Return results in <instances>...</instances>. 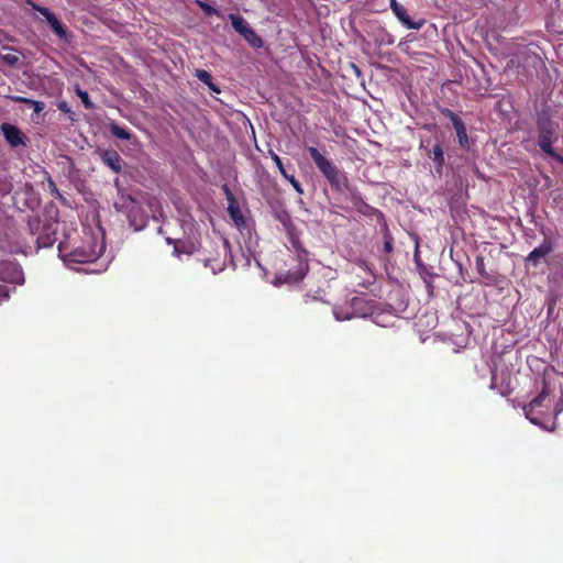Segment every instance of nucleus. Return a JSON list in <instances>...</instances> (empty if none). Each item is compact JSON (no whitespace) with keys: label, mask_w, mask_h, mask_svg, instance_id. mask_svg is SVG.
Here are the masks:
<instances>
[{"label":"nucleus","mask_w":563,"mask_h":563,"mask_svg":"<svg viewBox=\"0 0 563 563\" xmlns=\"http://www.w3.org/2000/svg\"><path fill=\"white\" fill-rule=\"evenodd\" d=\"M106 244L101 230L85 232L80 245L67 252L63 243L58 245L59 256L66 265L92 263L103 253Z\"/></svg>","instance_id":"f257e3e1"},{"label":"nucleus","mask_w":563,"mask_h":563,"mask_svg":"<svg viewBox=\"0 0 563 563\" xmlns=\"http://www.w3.org/2000/svg\"><path fill=\"white\" fill-rule=\"evenodd\" d=\"M547 397V393L542 391L528 406L523 408V411L527 419H529L533 424H537L545 430H553V419L550 413L545 415V411L543 410V408L548 409V406L544 405Z\"/></svg>","instance_id":"f03ea898"},{"label":"nucleus","mask_w":563,"mask_h":563,"mask_svg":"<svg viewBox=\"0 0 563 563\" xmlns=\"http://www.w3.org/2000/svg\"><path fill=\"white\" fill-rule=\"evenodd\" d=\"M308 152L313 159L314 164L323 176L330 181L331 185L339 184V172L338 168L325 158L316 147H309Z\"/></svg>","instance_id":"7ed1b4c3"},{"label":"nucleus","mask_w":563,"mask_h":563,"mask_svg":"<svg viewBox=\"0 0 563 563\" xmlns=\"http://www.w3.org/2000/svg\"><path fill=\"white\" fill-rule=\"evenodd\" d=\"M0 280L13 284H23V273L13 263H0Z\"/></svg>","instance_id":"20e7f679"},{"label":"nucleus","mask_w":563,"mask_h":563,"mask_svg":"<svg viewBox=\"0 0 563 563\" xmlns=\"http://www.w3.org/2000/svg\"><path fill=\"white\" fill-rule=\"evenodd\" d=\"M539 139L538 142H553L555 133V124L547 117L542 115L538 119Z\"/></svg>","instance_id":"39448f33"},{"label":"nucleus","mask_w":563,"mask_h":563,"mask_svg":"<svg viewBox=\"0 0 563 563\" xmlns=\"http://www.w3.org/2000/svg\"><path fill=\"white\" fill-rule=\"evenodd\" d=\"M32 8L40 12L46 19V21L49 23L54 32L59 37H64L66 35L63 24L57 20V18L53 14V12L49 9L34 3H32Z\"/></svg>","instance_id":"423d86ee"},{"label":"nucleus","mask_w":563,"mask_h":563,"mask_svg":"<svg viewBox=\"0 0 563 563\" xmlns=\"http://www.w3.org/2000/svg\"><path fill=\"white\" fill-rule=\"evenodd\" d=\"M118 211L123 212L126 217H135L134 209H140V203L130 195H121L114 203Z\"/></svg>","instance_id":"0eeeda50"},{"label":"nucleus","mask_w":563,"mask_h":563,"mask_svg":"<svg viewBox=\"0 0 563 563\" xmlns=\"http://www.w3.org/2000/svg\"><path fill=\"white\" fill-rule=\"evenodd\" d=\"M1 131H2L7 142L12 147H18L19 145L24 144L23 134L15 125H12L9 123H3L1 125Z\"/></svg>","instance_id":"6e6552de"},{"label":"nucleus","mask_w":563,"mask_h":563,"mask_svg":"<svg viewBox=\"0 0 563 563\" xmlns=\"http://www.w3.org/2000/svg\"><path fill=\"white\" fill-rule=\"evenodd\" d=\"M553 250L550 241L544 240L538 247L529 253L527 256V262H531L534 266H537L541 258L545 257Z\"/></svg>","instance_id":"1a4fd4ad"},{"label":"nucleus","mask_w":563,"mask_h":563,"mask_svg":"<svg viewBox=\"0 0 563 563\" xmlns=\"http://www.w3.org/2000/svg\"><path fill=\"white\" fill-rule=\"evenodd\" d=\"M393 13L397 16V19L408 29L411 30H419L423 25V21L413 22L407 14V10L400 4L395 5V8L391 10Z\"/></svg>","instance_id":"9d476101"},{"label":"nucleus","mask_w":563,"mask_h":563,"mask_svg":"<svg viewBox=\"0 0 563 563\" xmlns=\"http://www.w3.org/2000/svg\"><path fill=\"white\" fill-rule=\"evenodd\" d=\"M101 159L114 173H119L121 170V157L115 151L108 150L101 152Z\"/></svg>","instance_id":"9b49d317"},{"label":"nucleus","mask_w":563,"mask_h":563,"mask_svg":"<svg viewBox=\"0 0 563 563\" xmlns=\"http://www.w3.org/2000/svg\"><path fill=\"white\" fill-rule=\"evenodd\" d=\"M230 20H231V23H232V26L233 29L240 33L242 36L250 30L252 29L249 23L246 22V20L244 18H242L241 15H238V14H230L229 15Z\"/></svg>","instance_id":"f8f14e48"},{"label":"nucleus","mask_w":563,"mask_h":563,"mask_svg":"<svg viewBox=\"0 0 563 563\" xmlns=\"http://www.w3.org/2000/svg\"><path fill=\"white\" fill-rule=\"evenodd\" d=\"M133 213L135 214L136 218L128 217V219L130 221L131 227H133L135 230H140L146 223V214L143 211L141 206H140V209H134Z\"/></svg>","instance_id":"ddd939ff"},{"label":"nucleus","mask_w":563,"mask_h":563,"mask_svg":"<svg viewBox=\"0 0 563 563\" xmlns=\"http://www.w3.org/2000/svg\"><path fill=\"white\" fill-rule=\"evenodd\" d=\"M228 212L238 227L244 225L245 221L236 201L229 203Z\"/></svg>","instance_id":"4468645a"},{"label":"nucleus","mask_w":563,"mask_h":563,"mask_svg":"<svg viewBox=\"0 0 563 563\" xmlns=\"http://www.w3.org/2000/svg\"><path fill=\"white\" fill-rule=\"evenodd\" d=\"M195 75L200 81L206 84L213 92H220L219 87L212 82V78L209 71L205 69H197Z\"/></svg>","instance_id":"2eb2a0df"},{"label":"nucleus","mask_w":563,"mask_h":563,"mask_svg":"<svg viewBox=\"0 0 563 563\" xmlns=\"http://www.w3.org/2000/svg\"><path fill=\"white\" fill-rule=\"evenodd\" d=\"M14 100L18 102H23V103L32 106L34 112H36V113L42 112L45 108V104L42 101H36V100H32V99L24 98V97H16V98H14Z\"/></svg>","instance_id":"dca6fc26"},{"label":"nucleus","mask_w":563,"mask_h":563,"mask_svg":"<svg viewBox=\"0 0 563 563\" xmlns=\"http://www.w3.org/2000/svg\"><path fill=\"white\" fill-rule=\"evenodd\" d=\"M243 37L254 47H262L263 41L262 38L255 33L253 29H250Z\"/></svg>","instance_id":"f3484780"},{"label":"nucleus","mask_w":563,"mask_h":563,"mask_svg":"<svg viewBox=\"0 0 563 563\" xmlns=\"http://www.w3.org/2000/svg\"><path fill=\"white\" fill-rule=\"evenodd\" d=\"M445 114L451 119L452 124H453V126H454L456 132L460 131V130L465 129L464 123L462 122V120L454 112H452L450 110H446Z\"/></svg>","instance_id":"a211bd4d"},{"label":"nucleus","mask_w":563,"mask_h":563,"mask_svg":"<svg viewBox=\"0 0 563 563\" xmlns=\"http://www.w3.org/2000/svg\"><path fill=\"white\" fill-rule=\"evenodd\" d=\"M111 132L118 139H121V140H130L131 139V134L125 129H123L119 125H115V124L112 125Z\"/></svg>","instance_id":"6ab92c4d"},{"label":"nucleus","mask_w":563,"mask_h":563,"mask_svg":"<svg viewBox=\"0 0 563 563\" xmlns=\"http://www.w3.org/2000/svg\"><path fill=\"white\" fill-rule=\"evenodd\" d=\"M433 161L437 163L438 167L441 168L444 164L443 151L440 145L433 146Z\"/></svg>","instance_id":"aec40b11"},{"label":"nucleus","mask_w":563,"mask_h":563,"mask_svg":"<svg viewBox=\"0 0 563 563\" xmlns=\"http://www.w3.org/2000/svg\"><path fill=\"white\" fill-rule=\"evenodd\" d=\"M552 143H553V142H544V141H543V142H538V145H539V147H540L544 153H547V154H549V155H551V156H553V157H555V158H558V159H561V157H560V156H558V155L554 153V148H553V146H552Z\"/></svg>","instance_id":"412c9836"},{"label":"nucleus","mask_w":563,"mask_h":563,"mask_svg":"<svg viewBox=\"0 0 563 563\" xmlns=\"http://www.w3.org/2000/svg\"><path fill=\"white\" fill-rule=\"evenodd\" d=\"M76 92H77V96L80 98V100L82 101L84 106L87 108V109H91L92 108V102L90 101L89 99V95L87 91H84L81 90L80 88H77L76 89Z\"/></svg>","instance_id":"4be33fe9"},{"label":"nucleus","mask_w":563,"mask_h":563,"mask_svg":"<svg viewBox=\"0 0 563 563\" xmlns=\"http://www.w3.org/2000/svg\"><path fill=\"white\" fill-rule=\"evenodd\" d=\"M1 59L9 66H14L19 62L18 55L13 53L3 54Z\"/></svg>","instance_id":"5701e85b"},{"label":"nucleus","mask_w":563,"mask_h":563,"mask_svg":"<svg viewBox=\"0 0 563 563\" xmlns=\"http://www.w3.org/2000/svg\"><path fill=\"white\" fill-rule=\"evenodd\" d=\"M456 135L459 137V142L462 146H466L467 142H468V137H467V134H466V129H463V130H460L456 132Z\"/></svg>","instance_id":"b1692460"},{"label":"nucleus","mask_w":563,"mask_h":563,"mask_svg":"<svg viewBox=\"0 0 563 563\" xmlns=\"http://www.w3.org/2000/svg\"><path fill=\"white\" fill-rule=\"evenodd\" d=\"M269 153H271L272 159L276 164V166L279 169V172L284 173L285 168H284V165H283V162H282L280 157L276 153H274L273 151H271Z\"/></svg>","instance_id":"393cba45"},{"label":"nucleus","mask_w":563,"mask_h":563,"mask_svg":"<svg viewBox=\"0 0 563 563\" xmlns=\"http://www.w3.org/2000/svg\"><path fill=\"white\" fill-rule=\"evenodd\" d=\"M212 263H213V261H207L205 263V266H210L213 274H217L218 272H221L223 269L222 263H217L216 265H213Z\"/></svg>","instance_id":"a878e982"},{"label":"nucleus","mask_w":563,"mask_h":563,"mask_svg":"<svg viewBox=\"0 0 563 563\" xmlns=\"http://www.w3.org/2000/svg\"><path fill=\"white\" fill-rule=\"evenodd\" d=\"M288 181L291 184V186L294 187V189H295L298 194H302V192H303L301 185L299 184V181H298V180H296V179H295V177H294V176H292V177H290Z\"/></svg>","instance_id":"bb28decb"},{"label":"nucleus","mask_w":563,"mask_h":563,"mask_svg":"<svg viewBox=\"0 0 563 563\" xmlns=\"http://www.w3.org/2000/svg\"><path fill=\"white\" fill-rule=\"evenodd\" d=\"M223 190H224V194H225V197H227L229 203L236 201L233 194L231 192V190L229 189V187L227 185L223 186Z\"/></svg>","instance_id":"cd10ccee"},{"label":"nucleus","mask_w":563,"mask_h":563,"mask_svg":"<svg viewBox=\"0 0 563 563\" xmlns=\"http://www.w3.org/2000/svg\"><path fill=\"white\" fill-rule=\"evenodd\" d=\"M9 298V290L5 286L0 285V302Z\"/></svg>","instance_id":"c85d7f7f"},{"label":"nucleus","mask_w":563,"mask_h":563,"mask_svg":"<svg viewBox=\"0 0 563 563\" xmlns=\"http://www.w3.org/2000/svg\"><path fill=\"white\" fill-rule=\"evenodd\" d=\"M57 108H58L60 111L65 112V113H70V112H71V111H70V108L68 107V103H67L66 101H59V102L57 103Z\"/></svg>","instance_id":"c756f323"},{"label":"nucleus","mask_w":563,"mask_h":563,"mask_svg":"<svg viewBox=\"0 0 563 563\" xmlns=\"http://www.w3.org/2000/svg\"><path fill=\"white\" fill-rule=\"evenodd\" d=\"M334 317L338 321H342V320H347L350 319L351 317L345 314V316H342L338 310H334Z\"/></svg>","instance_id":"7c9ffc66"},{"label":"nucleus","mask_w":563,"mask_h":563,"mask_svg":"<svg viewBox=\"0 0 563 563\" xmlns=\"http://www.w3.org/2000/svg\"><path fill=\"white\" fill-rule=\"evenodd\" d=\"M200 7L205 10V12H207L209 14L216 12V10L208 4L200 3Z\"/></svg>","instance_id":"2f4dec72"},{"label":"nucleus","mask_w":563,"mask_h":563,"mask_svg":"<svg viewBox=\"0 0 563 563\" xmlns=\"http://www.w3.org/2000/svg\"><path fill=\"white\" fill-rule=\"evenodd\" d=\"M48 186H49V189L52 190V192H54V194H56L58 197H60V195H59V192H58V190H57V188H56V186H55L54 181L49 180V181H48Z\"/></svg>","instance_id":"473e14b6"},{"label":"nucleus","mask_w":563,"mask_h":563,"mask_svg":"<svg viewBox=\"0 0 563 563\" xmlns=\"http://www.w3.org/2000/svg\"><path fill=\"white\" fill-rule=\"evenodd\" d=\"M390 1V9L393 10L395 5H400L396 0H389Z\"/></svg>","instance_id":"72a5a7b5"},{"label":"nucleus","mask_w":563,"mask_h":563,"mask_svg":"<svg viewBox=\"0 0 563 563\" xmlns=\"http://www.w3.org/2000/svg\"><path fill=\"white\" fill-rule=\"evenodd\" d=\"M385 249L387 252L391 250V243L389 241L385 242Z\"/></svg>","instance_id":"f704fd0d"},{"label":"nucleus","mask_w":563,"mask_h":563,"mask_svg":"<svg viewBox=\"0 0 563 563\" xmlns=\"http://www.w3.org/2000/svg\"><path fill=\"white\" fill-rule=\"evenodd\" d=\"M284 178H286L287 180H289L290 177H292V175H288L287 172L284 169V173H280Z\"/></svg>","instance_id":"c9c22d12"}]
</instances>
